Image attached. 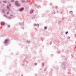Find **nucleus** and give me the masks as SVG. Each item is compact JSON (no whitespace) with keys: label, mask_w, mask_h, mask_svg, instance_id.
Returning a JSON list of instances; mask_svg holds the SVG:
<instances>
[{"label":"nucleus","mask_w":76,"mask_h":76,"mask_svg":"<svg viewBox=\"0 0 76 76\" xmlns=\"http://www.w3.org/2000/svg\"><path fill=\"white\" fill-rule=\"evenodd\" d=\"M56 9H57L58 8V7L57 6H56Z\"/></svg>","instance_id":"20"},{"label":"nucleus","mask_w":76,"mask_h":76,"mask_svg":"<svg viewBox=\"0 0 76 76\" xmlns=\"http://www.w3.org/2000/svg\"><path fill=\"white\" fill-rule=\"evenodd\" d=\"M63 65L64 66H65V64H66V63L64 62H63L62 63Z\"/></svg>","instance_id":"11"},{"label":"nucleus","mask_w":76,"mask_h":76,"mask_svg":"<svg viewBox=\"0 0 76 76\" xmlns=\"http://www.w3.org/2000/svg\"><path fill=\"white\" fill-rule=\"evenodd\" d=\"M34 11L33 10H31V12H30V14H31V13H33V11Z\"/></svg>","instance_id":"6"},{"label":"nucleus","mask_w":76,"mask_h":76,"mask_svg":"<svg viewBox=\"0 0 76 76\" xmlns=\"http://www.w3.org/2000/svg\"><path fill=\"white\" fill-rule=\"evenodd\" d=\"M6 18H7V15H6L5 16Z\"/></svg>","instance_id":"25"},{"label":"nucleus","mask_w":76,"mask_h":76,"mask_svg":"<svg viewBox=\"0 0 76 76\" xmlns=\"http://www.w3.org/2000/svg\"><path fill=\"white\" fill-rule=\"evenodd\" d=\"M1 25H2V26H3V25H4V22H1Z\"/></svg>","instance_id":"3"},{"label":"nucleus","mask_w":76,"mask_h":76,"mask_svg":"<svg viewBox=\"0 0 76 76\" xmlns=\"http://www.w3.org/2000/svg\"><path fill=\"white\" fill-rule=\"evenodd\" d=\"M68 34V32H66L65 33V34Z\"/></svg>","instance_id":"18"},{"label":"nucleus","mask_w":76,"mask_h":76,"mask_svg":"<svg viewBox=\"0 0 76 76\" xmlns=\"http://www.w3.org/2000/svg\"><path fill=\"white\" fill-rule=\"evenodd\" d=\"M7 9H9V6H7Z\"/></svg>","instance_id":"15"},{"label":"nucleus","mask_w":76,"mask_h":76,"mask_svg":"<svg viewBox=\"0 0 76 76\" xmlns=\"http://www.w3.org/2000/svg\"><path fill=\"white\" fill-rule=\"evenodd\" d=\"M9 7L11 6V4H9Z\"/></svg>","instance_id":"17"},{"label":"nucleus","mask_w":76,"mask_h":76,"mask_svg":"<svg viewBox=\"0 0 76 76\" xmlns=\"http://www.w3.org/2000/svg\"><path fill=\"white\" fill-rule=\"evenodd\" d=\"M15 4L17 6H20V4L18 2V1H16L15 2Z\"/></svg>","instance_id":"1"},{"label":"nucleus","mask_w":76,"mask_h":76,"mask_svg":"<svg viewBox=\"0 0 76 76\" xmlns=\"http://www.w3.org/2000/svg\"><path fill=\"white\" fill-rule=\"evenodd\" d=\"M34 26H38V27H39V24H34Z\"/></svg>","instance_id":"9"},{"label":"nucleus","mask_w":76,"mask_h":76,"mask_svg":"<svg viewBox=\"0 0 76 76\" xmlns=\"http://www.w3.org/2000/svg\"><path fill=\"white\" fill-rule=\"evenodd\" d=\"M11 2H12V3L14 2V0H11Z\"/></svg>","instance_id":"12"},{"label":"nucleus","mask_w":76,"mask_h":76,"mask_svg":"<svg viewBox=\"0 0 76 76\" xmlns=\"http://www.w3.org/2000/svg\"><path fill=\"white\" fill-rule=\"evenodd\" d=\"M9 12H7V14H9Z\"/></svg>","instance_id":"21"},{"label":"nucleus","mask_w":76,"mask_h":76,"mask_svg":"<svg viewBox=\"0 0 76 76\" xmlns=\"http://www.w3.org/2000/svg\"><path fill=\"white\" fill-rule=\"evenodd\" d=\"M34 65H35V66H36V65H37V63H35L34 64Z\"/></svg>","instance_id":"16"},{"label":"nucleus","mask_w":76,"mask_h":76,"mask_svg":"<svg viewBox=\"0 0 76 76\" xmlns=\"http://www.w3.org/2000/svg\"><path fill=\"white\" fill-rule=\"evenodd\" d=\"M8 42H9V40H8V39H6V40H5L4 41V43L5 44H7Z\"/></svg>","instance_id":"2"},{"label":"nucleus","mask_w":76,"mask_h":76,"mask_svg":"<svg viewBox=\"0 0 76 76\" xmlns=\"http://www.w3.org/2000/svg\"><path fill=\"white\" fill-rule=\"evenodd\" d=\"M47 29V27H45V29Z\"/></svg>","instance_id":"13"},{"label":"nucleus","mask_w":76,"mask_h":76,"mask_svg":"<svg viewBox=\"0 0 76 76\" xmlns=\"http://www.w3.org/2000/svg\"><path fill=\"white\" fill-rule=\"evenodd\" d=\"M61 14L62 13V12H61Z\"/></svg>","instance_id":"33"},{"label":"nucleus","mask_w":76,"mask_h":76,"mask_svg":"<svg viewBox=\"0 0 76 76\" xmlns=\"http://www.w3.org/2000/svg\"><path fill=\"white\" fill-rule=\"evenodd\" d=\"M21 2L23 3H25V1L24 0H21Z\"/></svg>","instance_id":"5"},{"label":"nucleus","mask_w":76,"mask_h":76,"mask_svg":"<svg viewBox=\"0 0 76 76\" xmlns=\"http://www.w3.org/2000/svg\"><path fill=\"white\" fill-rule=\"evenodd\" d=\"M72 17H73V16H74V14H72Z\"/></svg>","instance_id":"19"},{"label":"nucleus","mask_w":76,"mask_h":76,"mask_svg":"<svg viewBox=\"0 0 76 76\" xmlns=\"http://www.w3.org/2000/svg\"><path fill=\"white\" fill-rule=\"evenodd\" d=\"M0 3H1V2H0Z\"/></svg>","instance_id":"37"},{"label":"nucleus","mask_w":76,"mask_h":76,"mask_svg":"<svg viewBox=\"0 0 76 76\" xmlns=\"http://www.w3.org/2000/svg\"><path fill=\"white\" fill-rule=\"evenodd\" d=\"M26 42H28V44H29V42H30V41H28V40H27L26 41Z\"/></svg>","instance_id":"10"},{"label":"nucleus","mask_w":76,"mask_h":76,"mask_svg":"<svg viewBox=\"0 0 76 76\" xmlns=\"http://www.w3.org/2000/svg\"><path fill=\"white\" fill-rule=\"evenodd\" d=\"M10 16H11V17L13 16V15H11Z\"/></svg>","instance_id":"22"},{"label":"nucleus","mask_w":76,"mask_h":76,"mask_svg":"<svg viewBox=\"0 0 76 76\" xmlns=\"http://www.w3.org/2000/svg\"><path fill=\"white\" fill-rule=\"evenodd\" d=\"M20 25H21V24H20Z\"/></svg>","instance_id":"36"},{"label":"nucleus","mask_w":76,"mask_h":76,"mask_svg":"<svg viewBox=\"0 0 76 76\" xmlns=\"http://www.w3.org/2000/svg\"><path fill=\"white\" fill-rule=\"evenodd\" d=\"M70 14H72L73 13V12L72 11H70L69 12Z\"/></svg>","instance_id":"7"},{"label":"nucleus","mask_w":76,"mask_h":76,"mask_svg":"<svg viewBox=\"0 0 76 76\" xmlns=\"http://www.w3.org/2000/svg\"><path fill=\"white\" fill-rule=\"evenodd\" d=\"M8 27H10V25H9V26H8Z\"/></svg>","instance_id":"31"},{"label":"nucleus","mask_w":76,"mask_h":76,"mask_svg":"<svg viewBox=\"0 0 76 76\" xmlns=\"http://www.w3.org/2000/svg\"><path fill=\"white\" fill-rule=\"evenodd\" d=\"M68 38H69V39H70V37H68Z\"/></svg>","instance_id":"27"},{"label":"nucleus","mask_w":76,"mask_h":76,"mask_svg":"<svg viewBox=\"0 0 76 76\" xmlns=\"http://www.w3.org/2000/svg\"><path fill=\"white\" fill-rule=\"evenodd\" d=\"M22 25H23V26H24V24H23V23L22 24Z\"/></svg>","instance_id":"26"},{"label":"nucleus","mask_w":76,"mask_h":76,"mask_svg":"<svg viewBox=\"0 0 76 76\" xmlns=\"http://www.w3.org/2000/svg\"><path fill=\"white\" fill-rule=\"evenodd\" d=\"M26 3H28V1H26Z\"/></svg>","instance_id":"28"},{"label":"nucleus","mask_w":76,"mask_h":76,"mask_svg":"<svg viewBox=\"0 0 76 76\" xmlns=\"http://www.w3.org/2000/svg\"><path fill=\"white\" fill-rule=\"evenodd\" d=\"M4 16H6V15H5V14H4Z\"/></svg>","instance_id":"23"},{"label":"nucleus","mask_w":76,"mask_h":76,"mask_svg":"<svg viewBox=\"0 0 76 76\" xmlns=\"http://www.w3.org/2000/svg\"><path fill=\"white\" fill-rule=\"evenodd\" d=\"M61 20H60V21L59 22H61Z\"/></svg>","instance_id":"30"},{"label":"nucleus","mask_w":76,"mask_h":76,"mask_svg":"<svg viewBox=\"0 0 76 76\" xmlns=\"http://www.w3.org/2000/svg\"><path fill=\"white\" fill-rule=\"evenodd\" d=\"M50 5H52V4H50Z\"/></svg>","instance_id":"32"},{"label":"nucleus","mask_w":76,"mask_h":76,"mask_svg":"<svg viewBox=\"0 0 76 76\" xmlns=\"http://www.w3.org/2000/svg\"><path fill=\"white\" fill-rule=\"evenodd\" d=\"M3 3H7V1H3Z\"/></svg>","instance_id":"8"},{"label":"nucleus","mask_w":76,"mask_h":76,"mask_svg":"<svg viewBox=\"0 0 76 76\" xmlns=\"http://www.w3.org/2000/svg\"><path fill=\"white\" fill-rule=\"evenodd\" d=\"M24 28H25L24 27H23V29H24Z\"/></svg>","instance_id":"34"},{"label":"nucleus","mask_w":76,"mask_h":76,"mask_svg":"<svg viewBox=\"0 0 76 76\" xmlns=\"http://www.w3.org/2000/svg\"><path fill=\"white\" fill-rule=\"evenodd\" d=\"M9 18H11V17H9Z\"/></svg>","instance_id":"29"},{"label":"nucleus","mask_w":76,"mask_h":76,"mask_svg":"<svg viewBox=\"0 0 76 76\" xmlns=\"http://www.w3.org/2000/svg\"><path fill=\"white\" fill-rule=\"evenodd\" d=\"M45 69H47V68H45Z\"/></svg>","instance_id":"35"},{"label":"nucleus","mask_w":76,"mask_h":76,"mask_svg":"<svg viewBox=\"0 0 76 76\" xmlns=\"http://www.w3.org/2000/svg\"><path fill=\"white\" fill-rule=\"evenodd\" d=\"M44 71H46V69H44Z\"/></svg>","instance_id":"24"},{"label":"nucleus","mask_w":76,"mask_h":76,"mask_svg":"<svg viewBox=\"0 0 76 76\" xmlns=\"http://www.w3.org/2000/svg\"><path fill=\"white\" fill-rule=\"evenodd\" d=\"M24 9V8H22L20 9V11H22V10H23Z\"/></svg>","instance_id":"4"},{"label":"nucleus","mask_w":76,"mask_h":76,"mask_svg":"<svg viewBox=\"0 0 76 76\" xmlns=\"http://www.w3.org/2000/svg\"><path fill=\"white\" fill-rule=\"evenodd\" d=\"M44 66V63H42V66Z\"/></svg>","instance_id":"14"}]
</instances>
